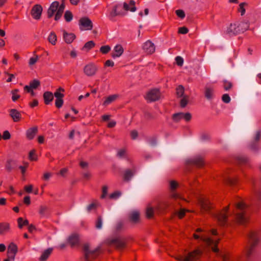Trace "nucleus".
I'll list each match as a JSON object with an SVG mask.
<instances>
[{"label": "nucleus", "instance_id": "nucleus-14", "mask_svg": "<svg viewBox=\"0 0 261 261\" xmlns=\"http://www.w3.org/2000/svg\"><path fill=\"white\" fill-rule=\"evenodd\" d=\"M18 252L17 246L14 243H11L7 249V256L8 257L10 258L11 260L14 261L15 258L16 254Z\"/></svg>", "mask_w": 261, "mask_h": 261}, {"label": "nucleus", "instance_id": "nucleus-52", "mask_svg": "<svg viewBox=\"0 0 261 261\" xmlns=\"http://www.w3.org/2000/svg\"><path fill=\"white\" fill-rule=\"evenodd\" d=\"M125 223L123 221H119L118 222L116 226L115 229L116 230H119L124 227Z\"/></svg>", "mask_w": 261, "mask_h": 261}, {"label": "nucleus", "instance_id": "nucleus-17", "mask_svg": "<svg viewBox=\"0 0 261 261\" xmlns=\"http://www.w3.org/2000/svg\"><path fill=\"white\" fill-rule=\"evenodd\" d=\"M42 12V6L40 5H35L32 9L31 15L34 19L38 20L40 19Z\"/></svg>", "mask_w": 261, "mask_h": 261}, {"label": "nucleus", "instance_id": "nucleus-61", "mask_svg": "<svg viewBox=\"0 0 261 261\" xmlns=\"http://www.w3.org/2000/svg\"><path fill=\"white\" fill-rule=\"evenodd\" d=\"M175 61L177 65L178 66H182L184 63V60L183 59L180 57L177 56L175 58Z\"/></svg>", "mask_w": 261, "mask_h": 261}, {"label": "nucleus", "instance_id": "nucleus-57", "mask_svg": "<svg viewBox=\"0 0 261 261\" xmlns=\"http://www.w3.org/2000/svg\"><path fill=\"white\" fill-rule=\"evenodd\" d=\"M108 187L106 186H105L102 187V195L101 196V198H105L106 196L107 195V194H108Z\"/></svg>", "mask_w": 261, "mask_h": 261}, {"label": "nucleus", "instance_id": "nucleus-63", "mask_svg": "<svg viewBox=\"0 0 261 261\" xmlns=\"http://www.w3.org/2000/svg\"><path fill=\"white\" fill-rule=\"evenodd\" d=\"M24 190L27 192V193H31L32 192V190H33V186L31 185H28V186H25L24 188Z\"/></svg>", "mask_w": 261, "mask_h": 261}, {"label": "nucleus", "instance_id": "nucleus-4", "mask_svg": "<svg viewBox=\"0 0 261 261\" xmlns=\"http://www.w3.org/2000/svg\"><path fill=\"white\" fill-rule=\"evenodd\" d=\"M259 240V236L258 232L253 231L250 233L248 244L245 249V254L248 257L254 252Z\"/></svg>", "mask_w": 261, "mask_h": 261}, {"label": "nucleus", "instance_id": "nucleus-21", "mask_svg": "<svg viewBox=\"0 0 261 261\" xmlns=\"http://www.w3.org/2000/svg\"><path fill=\"white\" fill-rule=\"evenodd\" d=\"M177 187V184L175 181H171L170 182V189L172 191L171 193L170 194V197L172 198L173 199H177V198H180V195H179L178 194L174 192V190Z\"/></svg>", "mask_w": 261, "mask_h": 261}, {"label": "nucleus", "instance_id": "nucleus-6", "mask_svg": "<svg viewBox=\"0 0 261 261\" xmlns=\"http://www.w3.org/2000/svg\"><path fill=\"white\" fill-rule=\"evenodd\" d=\"M229 205L225 206L221 211L213 214V216L215 218L219 224L221 226H224L226 225L227 222V218L229 215Z\"/></svg>", "mask_w": 261, "mask_h": 261}, {"label": "nucleus", "instance_id": "nucleus-16", "mask_svg": "<svg viewBox=\"0 0 261 261\" xmlns=\"http://www.w3.org/2000/svg\"><path fill=\"white\" fill-rule=\"evenodd\" d=\"M171 203L170 199L164 200L159 202L156 206L155 210L159 213L166 211Z\"/></svg>", "mask_w": 261, "mask_h": 261}, {"label": "nucleus", "instance_id": "nucleus-44", "mask_svg": "<svg viewBox=\"0 0 261 261\" xmlns=\"http://www.w3.org/2000/svg\"><path fill=\"white\" fill-rule=\"evenodd\" d=\"M40 83L37 80H34L30 83V85L32 89H36L39 86H40Z\"/></svg>", "mask_w": 261, "mask_h": 261}, {"label": "nucleus", "instance_id": "nucleus-64", "mask_svg": "<svg viewBox=\"0 0 261 261\" xmlns=\"http://www.w3.org/2000/svg\"><path fill=\"white\" fill-rule=\"evenodd\" d=\"M255 197L258 201L261 202V189L255 193Z\"/></svg>", "mask_w": 261, "mask_h": 261}, {"label": "nucleus", "instance_id": "nucleus-51", "mask_svg": "<svg viewBox=\"0 0 261 261\" xmlns=\"http://www.w3.org/2000/svg\"><path fill=\"white\" fill-rule=\"evenodd\" d=\"M98 203L97 201L93 202L89 204L87 207L88 211L90 212L93 210H95L96 207L98 206Z\"/></svg>", "mask_w": 261, "mask_h": 261}, {"label": "nucleus", "instance_id": "nucleus-34", "mask_svg": "<svg viewBox=\"0 0 261 261\" xmlns=\"http://www.w3.org/2000/svg\"><path fill=\"white\" fill-rule=\"evenodd\" d=\"M95 45V43L93 41H89L86 42L84 46L83 47L82 50L86 51H88L91 49L93 48Z\"/></svg>", "mask_w": 261, "mask_h": 261}, {"label": "nucleus", "instance_id": "nucleus-56", "mask_svg": "<svg viewBox=\"0 0 261 261\" xmlns=\"http://www.w3.org/2000/svg\"><path fill=\"white\" fill-rule=\"evenodd\" d=\"M175 13L177 16L181 19H182L185 17V12L182 10H177L175 11Z\"/></svg>", "mask_w": 261, "mask_h": 261}, {"label": "nucleus", "instance_id": "nucleus-48", "mask_svg": "<svg viewBox=\"0 0 261 261\" xmlns=\"http://www.w3.org/2000/svg\"><path fill=\"white\" fill-rule=\"evenodd\" d=\"M121 195V193L119 191H115L113 193L111 194L109 196L110 199H117Z\"/></svg>", "mask_w": 261, "mask_h": 261}, {"label": "nucleus", "instance_id": "nucleus-54", "mask_svg": "<svg viewBox=\"0 0 261 261\" xmlns=\"http://www.w3.org/2000/svg\"><path fill=\"white\" fill-rule=\"evenodd\" d=\"M130 178V171L127 170L123 174V179L125 181H128Z\"/></svg>", "mask_w": 261, "mask_h": 261}, {"label": "nucleus", "instance_id": "nucleus-22", "mask_svg": "<svg viewBox=\"0 0 261 261\" xmlns=\"http://www.w3.org/2000/svg\"><path fill=\"white\" fill-rule=\"evenodd\" d=\"M63 38L66 43L70 44L75 39V35L73 33H68L65 31H64Z\"/></svg>", "mask_w": 261, "mask_h": 261}, {"label": "nucleus", "instance_id": "nucleus-33", "mask_svg": "<svg viewBox=\"0 0 261 261\" xmlns=\"http://www.w3.org/2000/svg\"><path fill=\"white\" fill-rule=\"evenodd\" d=\"M193 163L197 167H200L204 165V161L201 156H198L195 157L193 160Z\"/></svg>", "mask_w": 261, "mask_h": 261}, {"label": "nucleus", "instance_id": "nucleus-42", "mask_svg": "<svg viewBox=\"0 0 261 261\" xmlns=\"http://www.w3.org/2000/svg\"><path fill=\"white\" fill-rule=\"evenodd\" d=\"M64 18L67 22H70L73 18V15L69 11H66L64 14Z\"/></svg>", "mask_w": 261, "mask_h": 261}, {"label": "nucleus", "instance_id": "nucleus-50", "mask_svg": "<svg viewBox=\"0 0 261 261\" xmlns=\"http://www.w3.org/2000/svg\"><path fill=\"white\" fill-rule=\"evenodd\" d=\"M245 5H246V4L245 3H241L239 5V7L238 8V11L241 13V15L242 16L245 13V9L244 8Z\"/></svg>", "mask_w": 261, "mask_h": 261}, {"label": "nucleus", "instance_id": "nucleus-39", "mask_svg": "<svg viewBox=\"0 0 261 261\" xmlns=\"http://www.w3.org/2000/svg\"><path fill=\"white\" fill-rule=\"evenodd\" d=\"M18 227L21 228L23 226L29 224V221L27 220H23L22 218H19L17 219Z\"/></svg>", "mask_w": 261, "mask_h": 261}, {"label": "nucleus", "instance_id": "nucleus-18", "mask_svg": "<svg viewBox=\"0 0 261 261\" xmlns=\"http://www.w3.org/2000/svg\"><path fill=\"white\" fill-rule=\"evenodd\" d=\"M172 118L175 122H178L181 119L188 121L191 119V115L189 113H178L174 114L173 115Z\"/></svg>", "mask_w": 261, "mask_h": 261}, {"label": "nucleus", "instance_id": "nucleus-2", "mask_svg": "<svg viewBox=\"0 0 261 261\" xmlns=\"http://www.w3.org/2000/svg\"><path fill=\"white\" fill-rule=\"evenodd\" d=\"M130 2L129 3H123L122 4H118L112 8L109 9L106 14L107 16L110 20H114L117 16H124L126 15L130 10Z\"/></svg>", "mask_w": 261, "mask_h": 261}, {"label": "nucleus", "instance_id": "nucleus-19", "mask_svg": "<svg viewBox=\"0 0 261 261\" xmlns=\"http://www.w3.org/2000/svg\"><path fill=\"white\" fill-rule=\"evenodd\" d=\"M143 49L146 54L150 55L155 51V47L153 43L150 40H148L144 43Z\"/></svg>", "mask_w": 261, "mask_h": 261}, {"label": "nucleus", "instance_id": "nucleus-31", "mask_svg": "<svg viewBox=\"0 0 261 261\" xmlns=\"http://www.w3.org/2000/svg\"><path fill=\"white\" fill-rule=\"evenodd\" d=\"M48 40L50 43L55 45L57 41V37L55 32H51L48 36Z\"/></svg>", "mask_w": 261, "mask_h": 261}, {"label": "nucleus", "instance_id": "nucleus-35", "mask_svg": "<svg viewBox=\"0 0 261 261\" xmlns=\"http://www.w3.org/2000/svg\"><path fill=\"white\" fill-rule=\"evenodd\" d=\"M146 215L148 218H151L154 215V209L153 207L149 204L146 207Z\"/></svg>", "mask_w": 261, "mask_h": 261}, {"label": "nucleus", "instance_id": "nucleus-9", "mask_svg": "<svg viewBox=\"0 0 261 261\" xmlns=\"http://www.w3.org/2000/svg\"><path fill=\"white\" fill-rule=\"evenodd\" d=\"M97 71V66L93 62H90L85 65L83 68L84 73L87 76H94Z\"/></svg>", "mask_w": 261, "mask_h": 261}, {"label": "nucleus", "instance_id": "nucleus-58", "mask_svg": "<svg viewBox=\"0 0 261 261\" xmlns=\"http://www.w3.org/2000/svg\"><path fill=\"white\" fill-rule=\"evenodd\" d=\"M222 99L223 101L225 103H229L230 101V98L228 94H224L223 95Z\"/></svg>", "mask_w": 261, "mask_h": 261}, {"label": "nucleus", "instance_id": "nucleus-40", "mask_svg": "<svg viewBox=\"0 0 261 261\" xmlns=\"http://www.w3.org/2000/svg\"><path fill=\"white\" fill-rule=\"evenodd\" d=\"M19 90L18 89H14L11 91L12 95V99L13 101H16L20 98V95L18 94Z\"/></svg>", "mask_w": 261, "mask_h": 261}, {"label": "nucleus", "instance_id": "nucleus-10", "mask_svg": "<svg viewBox=\"0 0 261 261\" xmlns=\"http://www.w3.org/2000/svg\"><path fill=\"white\" fill-rule=\"evenodd\" d=\"M161 97V93L159 89H153L148 91L145 96V99L148 102L155 101L159 100Z\"/></svg>", "mask_w": 261, "mask_h": 261}, {"label": "nucleus", "instance_id": "nucleus-37", "mask_svg": "<svg viewBox=\"0 0 261 261\" xmlns=\"http://www.w3.org/2000/svg\"><path fill=\"white\" fill-rule=\"evenodd\" d=\"M64 91V90L62 88L58 89L54 93V96L56 97V99H63L64 96V95L63 93Z\"/></svg>", "mask_w": 261, "mask_h": 261}, {"label": "nucleus", "instance_id": "nucleus-25", "mask_svg": "<svg viewBox=\"0 0 261 261\" xmlns=\"http://www.w3.org/2000/svg\"><path fill=\"white\" fill-rule=\"evenodd\" d=\"M214 89L213 87L207 86L205 88V96L207 99H211L214 97Z\"/></svg>", "mask_w": 261, "mask_h": 261}, {"label": "nucleus", "instance_id": "nucleus-15", "mask_svg": "<svg viewBox=\"0 0 261 261\" xmlns=\"http://www.w3.org/2000/svg\"><path fill=\"white\" fill-rule=\"evenodd\" d=\"M199 204L203 212H209L212 208L210 200L205 197H202L199 199Z\"/></svg>", "mask_w": 261, "mask_h": 261}, {"label": "nucleus", "instance_id": "nucleus-59", "mask_svg": "<svg viewBox=\"0 0 261 261\" xmlns=\"http://www.w3.org/2000/svg\"><path fill=\"white\" fill-rule=\"evenodd\" d=\"M10 138H11V135H10V133L9 132V131H8V130L4 131L3 133L2 138L5 140H7L10 139Z\"/></svg>", "mask_w": 261, "mask_h": 261}, {"label": "nucleus", "instance_id": "nucleus-46", "mask_svg": "<svg viewBox=\"0 0 261 261\" xmlns=\"http://www.w3.org/2000/svg\"><path fill=\"white\" fill-rule=\"evenodd\" d=\"M184 93V88L180 85L176 88V94L178 97H181Z\"/></svg>", "mask_w": 261, "mask_h": 261}, {"label": "nucleus", "instance_id": "nucleus-1", "mask_svg": "<svg viewBox=\"0 0 261 261\" xmlns=\"http://www.w3.org/2000/svg\"><path fill=\"white\" fill-rule=\"evenodd\" d=\"M197 233L203 232L202 234L194 233L193 237L195 239H200L205 245L211 246L212 250L215 252H218L219 249L217 247V245L219 242V239L214 238H210L207 236V232H203L201 228H197L196 230Z\"/></svg>", "mask_w": 261, "mask_h": 261}, {"label": "nucleus", "instance_id": "nucleus-7", "mask_svg": "<svg viewBox=\"0 0 261 261\" xmlns=\"http://www.w3.org/2000/svg\"><path fill=\"white\" fill-rule=\"evenodd\" d=\"M84 251L87 261H90L91 259L94 258L99 253V248L92 249L88 244L84 245Z\"/></svg>", "mask_w": 261, "mask_h": 261}, {"label": "nucleus", "instance_id": "nucleus-12", "mask_svg": "<svg viewBox=\"0 0 261 261\" xmlns=\"http://www.w3.org/2000/svg\"><path fill=\"white\" fill-rule=\"evenodd\" d=\"M108 243L110 245L115 246L119 249H123L126 245L125 240L120 237L111 239Z\"/></svg>", "mask_w": 261, "mask_h": 261}, {"label": "nucleus", "instance_id": "nucleus-60", "mask_svg": "<svg viewBox=\"0 0 261 261\" xmlns=\"http://www.w3.org/2000/svg\"><path fill=\"white\" fill-rule=\"evenodd\" d=\"M102 219L100 217H98L96 222V227L97 229H100L102 227Z\"/></svg>", "mask_w": 261, "mask_h": 261}, {"label": "nucleus", "instance_id": "nucleus-62", "mask_svg": "<svg viewBox=\"0 0 261 261\" xmlns=\"http://www.w3.org/2000/svg\"><path fill=\"white\" fill-rule=\"evenodd\" d=\"M188 29L186 27H181L178 29V33L181 34H186L188 33Z\"/></svg>", "mask_w": 261, "mask_h": 261}, {"label": "nucleus", "instance_id": "nucleus-26", "mask_svg": "<svg viewBox=\"0 0 261 261\" xmlns=\"http://www.w3.org/2000/svg\"><path fill=\"white\" fill-rule=\"evenodd\" d=\"M43 98L44 103L46 105H48L54 99V95L51 92L46 91L43 94Z\"/></svg>", "mask_w": 261, "mask_h": 261}, {"label": "nucleus", "instance_id": "nucleus-41", "mask_svg": "<svg viewBox=\"0 0 261 261\" xmlns=\"http://www.w3.org/2000/svg\"><path fill=\"white\" fill-rule=\"evenodd\" d=\"M188 212H189L188 210L180 208L179 211L176 212V215L179 218L181 219L185 216L186 213Z\"/></svg>", "mask_w": 261, "mask_h": 261}, {"label": "nucleus", "instance_id": "nucleus-53", "mask_svg": "<svg viewBox=\"0 0 261 261\" xmlns=\"http://www.w3.org/2000/svg\"><path fill=\"white\" fill-rule=\"evenodd\" d=\"M29 159L31 161H36L37 160V155L35 150H32L29 153Z\"/></svg>", "mask_w": 261, "mask_h": 261}, {"label": "nucleus", "instance_id": "nucleus-43", "mask_svg": "<svg viewBox=\"0 0 261 261\" xmlns=\"http://www.w3.org/2000/svg\"><path fill=\"white\" fill-rule=\"evenodd\" d=\"M100 51L103 54H107L111 50V47L109 45H103L100 47Z\"/></svg>", "mask_w": 261, "mask_h": 261}, {"label": "nucleus", "instance_id": "nucleus-20", "mask_svg": "<svg viewBox=\"0 0 261 261\" xmlns=\"http://www.w3.org/2000/svg\"><path fill=\"white\" fill-rule=\"evenodd\" d=\"M123 51L124 50L122 46L120 44H117L114 48L112 57L114 58L119 57L122 55Z\"/></svg>", "mask_w": 261, "mask_h": 261}, {"label": "nucleus", "instance_id": "nucleus-29", "mask_svg": "<svg viewBox=\"0 0 261 261\" xmlns=\"http://www.w3.org/2000/svg\"><path fill=\"white\" fill-rule=\"evenodd\" d=\"M10 115L15 122L19 121L20 119V113L15 109L11 110Z\"/></svg>", "mask_w": 261, "mask_h": 261}, {"label": "nucleus", "instance_id": "nucleus-23", "mask_svg": "<svg viewBox=\"0 0 261 261\" xmlns=\"http://www.w3.org/2000/svg\"><path fill=\"white\" fill-rule=\"evenodd\" d=\"M10 231V225L7 222L0 223V235H4Z\"/></svg>", "mask_w": 261, "mask_h": 261}, {"label": "nucleus", "instance_id": "nucleus-30", "mask_svg": "<svg viewBox=\"0 0 261 261\" xmlns=\"http://www.w3.org/2000/svg\"><path fill=\"white\" fill-rule=\"evenodd\" d=\"M118 97V95L114 94L109 96L108 97L106 98L105 100L104 101L103 105L104 106H108L114 101Z\"/></svg>", "mask_w": 261, "mask_h": 261}, {"label": "nucleus", "instance_id": "nucleus-8", "mask_svg": "<svg viewBox=\"0 0 261 261\" xmlns=\"http://www.w3.org/2000/svg\"><path fill=\"white\" fill-rule=\"evenodd\" d=\"M201 254V251L199 249H196L190 252L185 257L181 255L178 256L176 259L179 261H195L199 258Z\"/></svg>", "mask_w": 261, "mask_h": 261}, {"label": "nucleus", "instance_id": "nucleus-36", "mask_svg": "<svg viewBox=\"0 0 261 261\" xmlns=\"http://www.w3.org/2000/svg\"><path fill=\"white\" fill-rule=\"evenodd\" d=\"M117 156L120 159H125L127 156L126 150L125 148H121L117 151Z\"/></svg>", "mask_w": 261, "mask_h": 261}, {"label": "nucleus", "instance_id": "nucleus-49", "mask_svg": "<svg viewBox=\"0 0 261 261\" xmlns=\"http://www.w3.org/2000/svg\"><path fill=\"white\" fill-rule=\"evenodd\" d=\"M245 24H247V28L246 29H245V30L241 31V33H243V32H245V31L247 30L249 27V24L248 21H242L239 23L238 22V25L240 26V28L241 29H242L245 28L244 27L245 26Z\"/></svg>", "mask_w": 261, "mask_h": 261}, {"label": "nucleus", "instance_id": "nucleus-32", "mask_svg": "<svg viewBox=\"0 0 261 261\" xmlns=\"http://www.w3.org/2000/svg\"><path fill=\"white\" fill-rule=\"evenodd\" d=\"M53 249L51 248H48L45 250L41 255L40 257V261H45L52 252Z\"/></svg>", "mask_w": 261, "mask_h": 261}, {"label": "nucleus", "instance_id": "nucleus-13", "mask_svg": "<svg viewBox=\"0 0 261 261\" xmlns=\"http://www.w3.org/2000/svg\"><path fill=\"white\" fill-rule=\"evenodd\" d=\"M245 28L241 29L240 26L238 25V22L230 24L229 27L227 28L226 32L229 35H236L241 33V31L245 30L247 28V24H245Z\"/></svg>", "mask_w": 261, "mask_h": 261}, {"label": "nucleus", "instance_id": "nucleus-11", "mask_svg": "<svg viewBox=\"0 0 261 261\" xmlns=\"http://www.w3.org/2000/svg\"><path fill=\"white\" fill-rule=\"evenodd\" d=\"M79 25L81 30H91L93 28L92 21L86 17H82L80 19Z\"/></svg>", "mask_w": 261, "mask_h": 261}, {"label": "nucleus", "instance_id": "nucleus-27", "mask_svg": "<svg viewBox=\"0 0 261 261\" xmlns=\"http://www.w3.org/2000/svg\"><path fill=\"white\" fill-rule=\"evenodd\" d=\"M38 129L37 127H34L28 129L26 132V135L29 140L33 139L37 132Z\"/></svg>", "mask_w": 261, "mask_h": 261}, {"label": "nucleus", "instance_id": "nucleus-5", "mask_svg": "<svg viewBox=\"0 0 261 261\" xmlns=\"http://www.w3.org/2000/svg\"><path fill=\"white\" fill-rule=\"evenodd\" d=\"M64 9L65 5L64 4H62L61 5H59V3L58 2H54L48 9V17H51L54 15L55 12L57 11L55 19L56 20H58L62 16Z\"/></svg>", "mask_w": 261, "mask_h": 261}, {"label": "nucleus", "instance_id": "nucleus-24", "mask_svg": "<svg viewBox=\"0 0 261 261\" xmlns=\"http://www.w3.org/2000/svg\"><path fill=\"white\" fill-rule=\"evenodd\" d=\"M68 241L71 246H75L79 243V237L76 234H72L69 237Z\"/></svg>", "mask_w": 261, "mask_h": 261}, {"label": "nucleus", "instance_id": "nucleus-3", "mask_svg": "<svg viewBox=\"0 0 261 261\" xmlns=\"http://www.w3.org/2000/svg\"><path fill=\"white\" fill-rule=\"evenodd\" d=\"M247 208V205L242 201L239 202L236 205V210L233 212V214L235 215L238 222L240 224H244L248 221Z\"/></svg>", "mask_w": 261, "mask_h": 261}, {"label": "nucleus", "instance_id": "nucleus-47", "mask_svg": "<svg viewBox=\"0 0 261 261\" xmlns=\"http://www.w3.org/2000/svg\"><path fill=\"white\" fill-rule=\"evenodd\" d=\"M232 86V84L230 82L226 80L223 81V87L225 90L227 91L229 90Z\"/></svg>", "mask_w": 261, "mask_h": 261}, {"label": "nucleus", "instance_id": "nucleus-45", "mask_svg": "<svg viewBox=\"0 0 261 261\" xmlns=\"http://www.w3.org/2000/svg\"><path fill=\"white\" fill-rule=\"evenodd\" d=\"M188 100H189L188 96H184L181 98V99L180 100V105L181 107H182V108L185 107L188 102Z\"/></svg>", "mask_w": 261, "mask_h": 261}, {"label": "nucleus", "instance_id": "nucleus-28", "mask_svg": "<svg viewBox=\"0 0 261 261\" xmlns=\"http://www.w3.org/2000/svg\"><path fill=\"white\" fill-rule=\"evenodd\" d=\"M39 59V56L36 54V51H34L33 56L31 57L28 61L29 66L30 67H32L38 61Z\"/></svg>", "mask_w": 261, "mask_h": 261}, {"label": "nucleus", "instance_id": "nucleus-38", "mask_svg": "<svg viewBox=\"0 0 261 261\" xmlns=\"http://www.w3.org/2000/svg\"><path fill=\"white\" fill-rule=\"evenodd\" d=\"M140 214L137 211H134L132 213V223H137L139 221Z\"/></svg>", "mask_w": 261, "mask_h": 261}, {"label": "nucleus", "instance_id": "nucleus-55", "mask_svg": "<svg viewBox=\"0 0 261 261\" xmlns=\"http://www.w3.org/2000/svg\"><path fill=\"white\" fill-rule=\"evenodd\" d=\"M63 104V99H56L55 105L58 108H60L62 107Z\"/></svg>", "mask_w": 261, "mask_h": 261}]
</instances>
